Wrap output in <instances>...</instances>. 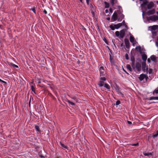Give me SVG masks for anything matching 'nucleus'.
Wrapping results in <instances>:
<instances>
[{
    "label": "nucleus",
    "mask_w": 158,
    "mask_h": 158,
    "mask_svg": "<svg viewBox=\"0 0 158 158\" xmlns=\"http://www.w3.org/2000/svg\"><path fill=\"white\" fill-rule=\"evenodd\" d=\"M104 87L107 88V89H109L110 88V87L109 86V85L107 84V83H105L104 84Z\"/></svg>",
    "instance_id": "obj_31"
},
{
    "label": "nucleus",
    "mask_w": 158,
    "mask_h": 158,
    "mask_svg": "<svg viewBox=\"0 0 158 158\" xmlns=\"http://www.w3.org/2000/svg\"><path fill=\"white\" fill-rule=\"evenodd\" d=\"M158 94V89H155L154 91L153 92V94L154 95L155 94Z\"/></svg>",
    "instance_id": "obj_39"
},
{
    "label": "nucleus",
    "mask_w": 158,
    "mask_h": 158,
    "mask_svg": "<svg viewBox=\"0 0 158 158\" xmlns=\"http://www.w3.org/2000/svg\"><path fill=\"white\" fill-rule=\"evenodd\" d=\"M121 23L122 24V26L123 25H125V24H126V23H125V21L124 20H123V21L122 22V23Z\"/></svg>",
    "instance_id": "obj_51"
},
{
    "label": "nucleus",
    "mask_w": 158,
    "mask_h": 158,
    "mask_svg": "<svg viewBox=\"0 0 158 158\" xmlns=\"http://www.w3.org/2000/svg\"><path fill=\"white\" fill-rule=\"evenodd\" d=\"M155 13V9H153L152 10H149L147 12V15H153Z\"/></svg>",
    "instance_id": "obj_11"
},
{
    "label": "nucleus",
    "mask_w": 158,
    "mask_h": 158,
    "mask_svg": "<svg viewBox=\"0 0 158 158\" xmlns=\"http://www.w3.org/2000/svg\"><path fill=\"white\" fill-rule=\"evenodd\" d=\"M29 10H32L35 14H36V10L35 7H33L30 9H29Z\"/></svg>",
    "instance_id": "obj_32"
},
{
    "label": "nucleus",
    "mask_w": 158,
    "mask_h": 158,
    "mask_svg": "<svg viewBox=\"0 0 158 158\" xmlns=\"http://www.w3.org/2000/svg\"><path fill=\"white\" fill-rule=\"evenodd\" d=\"M146 71L147 72H148V66H147L146 67V69H145Z\"/></svg>",
    "instance_id": "obj_57"
},
{
    "label": "nucleus",
    "mask_w": 158,
    "mask_h": 158,
    "mask_svg": "<svg viewBox=\"0 0 158 158\" xmlns=\"http://www.w3.org/2000/svg\"><path fill=\"white\" fill-rule=\"evenodd\" d=\"M152 71H153L152 69L150 68L149 69V74H150L152 73Z\"/></svg>",
    "instance_id": "obj_49"
},
{
    "label": "nucleus",
    "mask_w": 158,
    "mask_h": 158,
    "mask_svg": "<svg viewBox=\"0 0 158 158\" xmlns=\"http://www.w3.org/2000/svg\"><path fill=\"white\" fill-rule=\"evenodd\" d=\"M48 94L49 95V96L51 97H52L53 96V95H52V94L51 93H49Z\"/></svg>",
    "instance_id": "obj_59"
},
{
    "label": "nucleus",
    "mask_w": 158,
    "mask_h": 158,
    "mask_svg": "<svg viewBox=\"0 0 158 158\" xmlns=\"http://www.w3.org/2000/svg\"><path fill=\"white\" fill-rule=\"evenodd\" d=\"M113 9H112V8H110V9H109L110 12V13H112V12H113Z\"/></svg>",
    "instance_id": "obj_58"
},
{
    "label": "nucleus",
    "mask_w": 158,
    "mask_h": 158,
    "mask_svg": "<svg viewBox=\"0 0 158 158\" xmlns=\"http://www.w3.org/2000/svg\"><path fill=\"white\" fill-rule=\"evenodd\" d=\"M125 58L127 60H128L129 59V56L127 53L125 54Z\"/></svg>",
    "instance_id": "obj_44"
},
{
    "label": "nucleus",
    "mask_w": 158,
    "mask_h": 158,
    "mask_svg": "<svg viewBox=\"0 0 158 158\" xmlns=\"http://www.w3.org/2000/svg\"><path fill=\"white\" fill-rule=\"evenodd\" d=\"M142 50H143V49H142L141 50V51H140L139 52L140 53V54H141V56L143 55V54H145V52H143L142 51Z\"/></svg>",
    "instance_id": "obj_50"
},
{
    "label": "nucleus",
    "mask_w": 158,
    "mask_h": 158,
    "mask_svg": "<svg viewBox=\"0 0 158 158\" xmlns=\"http://www.w3.org/2000/svg\"><path fill=\"white\" fill-rule=\"evenodd\" d=\"M116 12H117V14H118L119 15L123 14L122 13V12H123V10H122V11H121L120 10H116Z\"/></svg>",
    "instance_id": "obj_35"
},
{
    "label": "nucleus",
    "mask_w": 158,
    "mask_h": 158,
    "mask_svg": "<svg viewBox=\"0 0 158 158\" xmlns=\"http://www.w3.org/2000/svg\"><path fill=\"white\" fill-rule=\"evenodd\" d=\"M90 11H95V6L92 3L90 4Z\"/></svg>",
    "instance_id": "obj_14"
},
{
    "label": "nucleus",
    "mask_w": 158,
    "mask_h": 158,
    "mask_svg": "<svg viewBox=\"0 0 158 158\" xmlns=\"http://www.w3.org/2000/svg\"><path fill=\"white\" fill-rule=\"evenodd\" d=\"M100 79L102 81H105L106 80V78L105 77H101Z\"/></svg>",
    "instance_id": "obj_45"
},
{
    "label": "nucleus",
    "mask_w": 158,
    "mask_h": 158,
    "mask_svg": "<svg viewBox=\"0 0 158 158\" xmlns=\"http://www.w3.org/2000/svg\"><path fill=\"white\" fill-rule=\"evenodd\" d=\"M130 145L132 146H138L139 145V143L138 142L136 143H131Z\"/></svg>",
    "instance_id": "obj_37"
},
{
    "label": "nucleus",
    "mask_w": 158,
    "mask_h": 158,
    "mask_svg": "<svg viewBox=\"0 0 158 158\" xmlns=\"http://www.w3.org/2000/svg\"><path fill=\"white\" fill-rule=\"evenodd\" d=\"M126 68L127 69L129 70L130 72H132V68H131L130 65L129 64H127L126 65Z\"/></svg>",
    "instance_id": "obj_24"
},
{
    "label": "nucleus",
    "mask_w": 158,
    "mask_h": 158,
    "mask_svg": "<svg viewBox=\"0 0 158 158\" xmlns=\"http://www.w3.org/2000/svg\"><path fill=\"white\" fill-rule=\"evenodd\" d=\"M66 102H68L69 104H70L72 106H74L75 105V104L74 103L70 101V100H68V99H67L66 100Z\"/></svg>",
    "instance_id": "obj_29"
},
{
    "label": "nucleus",
    "mask_w": 158,
    "mask_h": 158,
    "mask_svg": "<svg viewBox=\"0 0 158 158\" xmlns=\"http://www.w3.org/2000/svg\"><path fill=\"white\" fill-rule=\"evenodd\" d=\"M152 35L154 36H156L157 35V33L156 31H152Z\"/></svg>",
    "instance_id": "obj_46"
},
{
    "label": "nucleus",
    "mask_w": 158,
    "mask_h": 158,
    "mask_svg": "<svg viewBox=\"0 0 158 158\" xmlns=\"http://www.w3.org/2000/svg\"><path fill=\"white\" fill-rule=\"evenodd\" d=\"M154 6V4L153 2H150L147 5V8L150 10Z\"/></svg>",
    "instance_id": "obj_10"
},
{
    "label": "nucleus",
    "mask_w": 158,
    "mask_h": 158,
    "mask_svg": "<svg viewBox=\"0 0 158 158\" xmlns=\"http://www.w3.org/2000/svg\"><path fill=\"white\" fill-rule=\"evenodd\" d=\"M9 65L12 66H13L14 67H15L16 68H19V67L18 66H17L15 64H13L12 63H10Z\"/></svg>",
    "instance_id": "obj_34"
},
{
    "label": "nucleus",
    "mask_w": 158,
    "mask_h": 158,
    "mask_svg": "<svg viewBox=\"0 0 158 158\" xmlns=\"http://www.w3.org/2000/svg\"><path fill=\"white\" fill-rule=\"evenodd\" d=\"M35 81L37 82L38 83H41V80L40 78L36 77V78L35 79Z\"/></svg>",
    "instance_id": "obj_30"
},
{
    "label": "nucleus",
    "mask_w": 158,
    "mask_h": 158,
    "mask_svg": "<svg viewBox=\"0 0 158 158\" xmlns=\"http://www.w3.org/2000/svg\"><path fill=\"white\" fill-rule=\"evenodd\" d=\"M124 18V15L123 14L119 15L118 16V21H121Z\"/></svg>",
    "instance_id": "obj_17"
},
{
    "label": "nucleus",
    "mask_w": 158,
    "mask_h": 158,
    "mask_svg": "<svg viewBox=\"0 0 158 158\" xmlns=\"http://www.w3.org/2000/svg\"><path fill=\"white\" fill-rule=\"evenodd\" d=\"M147 19L148 21L151 20L153 22H155L158 20V16L155 15H154L150 17H147Z\"/></svg>",
    "instance_id": "obj_3"
},
{
    "label": "nucleus",
    "mask_w": 158,
    "mask_h": 158,
    "mask_svg": "<svg viewBox=\"0 0 158 158\" xmlns=\"http://www.w3.org/2000/svg\"><path fill=\"white\" fill-rule=\"evenodd\" d=\"M135 67L137 71L139 72H140L141 70V65L140 63L137 62L135 64Z\"/></svg>",
    "instance_id": "obj_9"
},
{
    "label": "nucleus",
    "mask_w": 158,
    "mask_h": 158,
    "mask_svg": "<svg viewBox=\"0 0 158 158\" xmlns=\"http://www.w3.org/2000/svg\"><path fill=\"white\" fill-rule=\"evenodd\" d=\"M135 55L134 52V50H132L131 52V66L132 67V69L135 71L136 68L135 64Z\"/></svg>",
    "instance_id": "obj_1"
},
{
    "label": "nucleus",
    "mask_w": 158,
    "mask_h": 158,
    "mask_svg": "<svg viewBox=\"0 0 158 158\" xmlns=\"http://www.w3.org/2000/svg\"><path fill=\"white\" fill-rule=\"evenodd\" d=\"M149 3L148 1L147 0H143V2L141 4V6L142 8H144L146 10H147L146 6H147L148 3Z\"/></svg>",
    "instance_id": "obj_6"
},
{
    "label": "nucleus",
    "mask_w": 158,
    "mask_h": 158,
    "mask_svg": "<svg viewBox=\"0 0 158 158\" xmlns=\"http://www.w3.org/2000/svg\"><path fill=\"white\" fill-rule=\"evenodd\" d=\"M135 49L137 51L139 52L142 49L140 46H138L135 47Z\"/></svg>",
    "instance_id": "obj_22"
},
{
    "label": "nucleus",
    "mask_w": 158,
    "mask_h": 158,
    "mask_svg": "<svg viewBox=\"0 0 158 158\" xmlns=\"http://www.w3.org/2000/svg\"><path fill=\"white\" fill-rule=\"evenodd\" d=\"M1 82H2V83H4V84H7V82H6V81H3V80H2V81Z\"/></svg>",
    "instance_id": "obj_62"
},
{
    "label": "nucleus",
    "mask_w": 158,
    "mask_h": 158,
    "mask_svg": "<svg viewBox=\"0 0 158 158\" xmlns=\"http://www.w3.org/2000/svg\"><path fill=\"white\" fill-rule=\"evenodd\" d=\"M115 27V28L116 29H118L122 26V24L121 23H118L117 24L114 25Z\"/></svg>",
    "instance_id": "obj_21"
},
{
    "label": "nucleus",
    "mask_w": 158,
    "mask_h": 158,
    "mask_svg": "<svg viewBox=\"0 0 158 158\" xmlns=\"http://www.w3.org/2000/svg\"><path fill=\"white\" fill-rule=\"evenodd\" d=\"M120 103H121V102L120 101L118 100L116 102L115 105L116 106H118V105H119Z\"/></svg>",
    "instance_id": "obj_43"
},
{
    "label": "nucleus",
    "mask_w": 158,
    "mask_h": 158,
    "mask_svg": "<svg viewBox=\"0 0 158 158\" xmlns=\"http://www.w3.org/2000/svg\"><path fill=\"white\" fill-rule=\"evenodd\" d=\"M91 11V12L92 14L93 15V16H94V11Z\"/></svg>",
    "instance_id": "obj_52"
},
{
    "label": "nucleus",
    "mask_w": 158,
    "mask_h": 158,
    "mask_svg": "<svg viewBox=\"0 0 158 158\" xmlns=\"http://www.w3.org/2000/svg\"><path fill=\"white\" fill-rule=\"evenodd\" d=\"M40 157L41 158H44V156H43L42 155H40Z\"/></svg>",
    "instance_id": "obj_64"
},
{
    "label": "nucleus",
    "mask_w": 158,
    "mask_h": 158,
    "mask_svg": "<svg viewBox=\"0 0 158 158\" xmlns=\"http://www.w3.org/2000/svg\"><path fill=\"white\" fill-rule=\"evenodd\" d=\"M130 35H131L130 37V42L132 43L133 45H134L136 43V41L135 40L134 38L133 37V35H131V34L130 33Z\"/></svg>",
    "instance_id": "obj_7"
},
{
    "label": "nucleus",
    "mask_w": 158,
    "mask_h": 158,
    "mask_svg": "<svg viewBox=\"0 0 158 158\" xmlns=\"http://www.w3.org/2000/svg\"><path fill=\"white\" fill-rule=\"evenodd\" d=\"M103 40L105 42V43L106 44H108V41L104 37Z\"/></svg>",
    "instance_id": "obj_48"
},
{
    "label": "nucleus",
    "mask_w": 158,
    "mask_h": 158,
    "mask_svg": "<svg viewBox=\"0 0 158 158\" xmlns=\"http://www.w3.org/2000/svg\"><path fill=\"white\" fill-rule=\"evenodd\" d=\"M100 72V76H105L106 74V72L104 70V67L102 66L100 67L99 69Z\"/></svg>",
    "instance_id": "obj_4"
},
{
    "label": "nucleus",
    "mask_w": 158,
    "mask_h": 158,
    "mask_svg": "<svg viewBox=\"0 0 158 158\" xmlns=\"http://www.w3.org/2000/svg\"><path fill=\"white\" fill-rule=\"evenodd\" d=\"M145 81H144V82H146L149 79V78L148 76L145 74Z\"/></svg>",
    "instance_id": "obj_40"
},
{
    "label": "nucleus",
    "mask_w": 158,
    "mask_h": 158,
    "mask_svg": "<svg viewBox=\"0 0 158 158\" xmlns=\"http://www.w3.org/2000/svg\"><path fill=\"white\" fill-rule=\"evenodd\" d=\"M157 42H156V46L158 47V36L157 37Z\"/></svg>",
    "instance_id": "obj_53"
},
{
    "label": "nucleus",
    "mask_w": 158,
    "mask_h": 158,
    "mask_svg": "<svg viewBox=\"0 0 158 158\" xmlns=\"http://www.w3.org/2000/svg\"><path fill=\"white\" fill-rule=\"evenodd\" d=\"M31 90L33 92H34V93L36 94L35 91V88L34 87V86L33 85L31 86Z\"/></svg>",
    "instance_id": "obj_36"
},
{
    "label": "nucleus",
    "mask_w": 158,
    "mask_h": 158,
    "mask_svg": "<svg viewBox=\"0 0 158 158\" xmlns=\"http://www.w3.org/2000/svg\"><path fill=\"white\" fill-rule=\"evenodd\" d=\"M146 15H147V12L145 11H143L142 16H143V18H144V16Z\"/></svg>",
    "instance_id": "obj_42"
},
{
    "label": "nucleus",
    "mask_w": 158,
    "mask_h": 158,
    "mask_svg": "<svg viewBox=\"0 0 158 158\" xmlns=\"http://www.w3.org/2000/svg\"><path fill=\"white\" fill-rule=\"evenodd\" d=\"M114 25V24H112L110 25V26H109L110 27V28L111 29L112 31L114 30L115 29Z\"/></svg>",
    "instance_id": "obj_26"
},
{
    "label": "nucleus",
    "mask_w": 158,
    "mask_h": 158,
    "mask_svg": "<svg viewBox=\"0 0 158 158\" xmlns=\"http://www.w3.org/2000/svg\"><path fill=\"white\" fill-rule=\"evenodd\" d=\"M125 44L126 45V48L127 49H129L130 47V42L128 39L125 38L124 39Z\"/></svg>",
    "instance_id": "obj_8"
},
{
    "label": "nucleus",
    "mask_w": 158,
    "mask_h": 158,
    "mask_svg": "<svg viewBox=\"0 0 158 158\" xmlns=\"http://www.w3.org/2000/svg\"><path fill=\"white\" fill-rule=\"evenodd\" d=\"M148 100H158V96L156 97H151L147 98Z\"/></svg>",
    "instance_id": "obj_18"
},
{
    "label": "nucleus",
    "mask_w": 158,
    "mask_h": 158,
    "mask_svg": "<svg viewBox=\"0 0 158 158\" xmlns=\"http://www.w3.org/2000/svg\"><path fill=\"white\" fill-rule=\"evenodd\" d=\"M158 136V130L156 132V133L155 134H154L152 135V137L153 138H155L156 137H157Z\"/></svg>",
    "instance_id": "obj_38"
},
{
    "label": "nucleus",
    "mask_w": 158,
    "mask_h": 158,
    "mask_svg": "<svg viewBox=\"0 0 158 158\" xmlns=\"http://www.w3.org/2000/svg\"><path fill=\"white\" fill-rule=\"evenodd\" d=\"M115 90L117 92H119L121 94L123 95V94H122L121 92H120V90H119V87L117 85H115Z\"/></svg>",
    "instance_id": "obj_23"
},
{
    "label": "nucleus",
    "mask_w": 158,
    "mask_h": 158,
    "mask_svg": "<svg viewBox=\"0 0 158 158\" xmlns=\"http://www.w3.org/2000/svg\"><path fill=\"white\" fill-rule=\"evenodd\" d=\"M141 56L142 58L143 61L146 62L147 58V56L146 54H143Z\"/></svg>",
    "instance_id": "obj_20"
},
{
    "label": "nucleus",
    "mask_w": 158,
    "mask_h": 158,
    "mask_svg": "<svg viewBox=\"0 0 158 158\" xmlns=\"http://www.w3.org/2000/svg\"><path fill=\"white\" fill-rule=\"evenodd\" d=\"M151 31H153L158 29V25H154L151 27Z\"/></svg>",
    "instance_id": "obj_16"
},
{
    "label": "nucleus",
    "mask_w": 158,
    "mask_h": 158,
    "mask_svg": "<svg viewBox=\"0 0 158 158\" xmlns=\"http://www.w3.org/2000/svg\"><path fill=\"white\" fill-rule=\"evenodd\" d=\"M118 14L117 12H116V11H115L111 18V22H114L116 21V20H118Z\"/></svg>",
    "instance_id": "obj_5"
},
{
    "label": "nucleus",
    "mask_w": 158,
    "mask_h": 158,
    "mask_svg": "<svg viewBox=\"0 0 158 158\" xmlns=\"http://www.w3.org/2000/svg\"><path fill=\"white\" fill-rule=\"evenodd\" d=\"M60 143L61 146V147L63 149H69L68 147L64 145L61 142H60Z\"/></svg>",
    "instance_id": "obj_19"
},
{
    "label": "nucleus",
    "mask_w": 158,
    "mask_h": 158,
    "mask_svg": "<svg viewBox=\"0 0 158 158\" xmlns=\"http://www.w3.org/2000/svg\"><path fill=\"white\" fill-rule=\"evenodd\" d=\"M123 71L125 72L127 74L129 75V73H128L123 68Z\"/></svg>",
    "instance_id": "obj_55"
},
{
    "label": "nucleus",
    "mask_w": 158,
    "mask_h": 158,
    "mask_svg": "<svg viewBox=\"0 0 158 158\" xmlns=\"http://www.w3.org/2000/svg\"><path fill=\"white\" fill-rule=\"evenodd\" d=\"M71 98L74 99V100L76 101V102H77V99L75 97H71Z\"/></svg>",
    "instance_id": "obj_47"
},
{
    "label": "nucleus",
    "mask_w": 158,
    "mask_h": 158,
    "mask_svg": "<svg viewBox=\"0 0 158 158\" xmlns=\"http://www.w3.org/2000/svg\"><path fill=\"white\" fill-rule=\"evenodd\" d=\"M124 26H125V29H123L125 30L126 31H127V30L129 29V27H128L127 25V24H125V25H124Z\"/></svg>",
    "instance_id": "obj_41"
},
{
    "label": "nucleus",
    "mask_w": 158,
    "mask_h": 158,
    "mask_svg": "<svg viewBox=\"0 0 158 158\" xmlns=\"http://www.w3.org/2000/svg\"><path fill=\"white\" fill-rule=\"evenodd\" d=\"M35 128L36 129V130L40 132H41V131L39 129V126L38 125H35Z\"/></svg>",
    "instance_id": "obj_33"
},
{
    "label": "nucleus",
    "mask_w": 158,
    "mask_h": 158,
    "mask_svg": "<svg viewBox=\"0 0 158 158\" xmlns=\"http://www.w3.org/2000/svg\"><path fill=\"white\" fill-rule=\"evenodd\" d=\"M141 64L142 65V70L143 72H145L146 71L145 68L146 65V62L143 61L141 62Z\"/></svg>",
    "instance_id": "obj_13"
},
{
    "label": "nucleus",
    "mask_w": 158,
    "mask_h": 158,
    "mask_svg": "<svg viewBox=\"0 0 158 158\" xmlns=\"http://www.w3.org/2000/svg\"><path fill=\"white\" fill-rule=\"evenodd\" d=\"M127 123L128 124H129V125H131L132 124V122L129 121H127Z\"/></svg>",
    "instance_id": "obj_60"
},
{
    "label": "nucleus",
    "mask_w": 158,
    "mask_h": 158,
    "mask_svg": "<svg viewBox=\"0 0 158 158\" xmlns=\"http://www.w3.org/2000/svg\"><path fill=\"white\" fill-rule=\"evenodd\" d=\"M90 0H86V2L87 4L88 5L89 4V2Z\"/></svg>",
    "instance_id": "obj_61"
},
{
    "label": "nucleus",
    "mask_w": 158,
    "mask_h": 158,
    "mask_svg": "<svg viewBox=\"0 0 158 158\" xmlns=\"http://www.w3.org/2000/svg\"><path fill=\"white\" fill-rule=\"evenodd\" d=\"M145 74L143 73L140 75L139 77H138V78L140 81H143L144 80V79H145Z\"/></svg>",
    "instance_id": "obj_15"
},
{
    "label": "nucleus",
    "mask_w": 158,
    "mask_h": 158,
    "mask_svg": "<svg viewBox=\"0 0 158 158\" xmlns=\"http://www.w3.org/2000/svg\"><path fill=\"white\" fill-rule=\"evenodd\" d=\"M117 0H111L110 1L111 4L112 6H113L115 4L117 3Z\"/></svg>",
    "instance_id": "obj_25"
},
{
    "label": "nucleus",
    "mask_w": 158,
    "mask_h": 158,
    "mask_svg": "<svg viewBox=\"0 0 158 158\" xmlns=\"http://www.w3.org/2000/svg\"><path fill=\"white\" fill-rule=\"evenodd\" d=\"M43 12L45 13V14H46L47 13V11L45 10H44L43 11Z\"/></svg>",
    "instance_id": "obj_63"
},
{
    "label": "nucleus",
    "mask_w": 158,
    "mask_h": 158,
    "mask_svg": "<svg viewBox=\"0 0 158 158\" xmlns=\"http://www.w3.org/2000/svg\"><path fill=\"white\" fill-rule=\"evenodd\" d=\"M148 153H143V155L145 156H148Z\"/></svg>",
    "instance_id": "obj_56"
},
{
    "label": "nucleus",
    "mask_w": 158,
    "mask_h": 158,
    "mask_svg": "<svg viewBox=\"0 0 158 158\" xmlns=\"http://www.w3.org/2000/svg\"><path fill=\"white\" fill-rule=\"evenodd\" d=\"M151 59H150L149 58H148L147 59V62H148V63H150L151 62Z\"/></svg>",
    "instance_id": "obj_54"
},
{
    "label": "nucleus",
    "mask_w": 158,
    "mask_h": 158,
    "mask_svg": "<svg viewBox=\"0 0 158 158\" xmlns=\"http://www.w3.org/2000/svg\"><path fill=\"white\" fill-rule=\"evenodd\" d=\"M104 83V81H99V82L98 84V85L100 87H102L103 86Z\"/></svg>",
    "instance_id": "obj_27"
},
{
    "label": "nucleus",
    "mask_w": 158,
    "mask_h": 158,
    "mask_svg": "<svg viewBox=\"0 0 158 158\" xmlns=\"http://www.w3.org/2000/svg\"><path fill=\"white\" fill-rule=\"evenodd\" d=\"M150 58L151 60L154 62L156 63L157 62V58L158 59V57H157L155 55H152Z\"/></svg>",
    "instance_id": "obj_12"
},
{
    "label": "nucleus",
    "mask_w": 158,
    "mask_h": 158,
    "mask_svg": "<svg viewBox=\"0 0 158 158\" xmlns=\"http://www.w3.org/2000/svg\"><path fill=\"white\" fill-rule=\"evenodd\" d=\"M104 3L105 4V8H108L110 6V4L109 3H108L106 2L105 1L104 2Z\"/></svg>",
    "instance_id": "obj_28"
},
{
    "label": "nucleus",
    "mask_w": 158,
    "mask_h": 158,
    "mask_svg": "<svg viewBox=\"0 0 158 158\" xmlns=\"http://www.w3.org/2000/svg\"><path fill=\"white\" fill-rule=\"evenodd\" d=\"M127 31L123 29L121 30L120 32L117 31L115 32V35L117 37H119L121 40L123 39L125 35V32Z\"/></svg>",
    "instance_id": "obj_2"
}]
</instances>
